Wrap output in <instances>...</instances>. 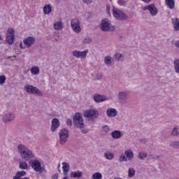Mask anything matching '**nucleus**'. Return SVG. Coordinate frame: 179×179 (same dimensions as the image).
I'll return each mask as SVG.
<instances>
[{
	"label": "nucleus",
	"instance_id": "38",
	"mask_svg": "<svg viewBox=\"0 0 179 179\" xmlns=\"http://www.w3.org/2000/svg\"><path fill=\"white\" fill-rule=\"evenodd\" d=\"M92 38L87 37V38H85L83 41V43L84 44H90V43H92Z\"/></svg>",
	"mask_w": 179,
	"mask_h": 179
},
{
	"label": "nucleus",
	"instance_id": "5",
	"mask_svg": "<svg viewBox=\"0 0 179 179\" xmlns=\"http://www.w3.org/2000/svg\"><path fill=\"white\" fill-rule=\"evenodd\" d=\"M6 43L12 45L15 43V30L13 28H9L6 33Z\"/></svg>",
	"mask_w": 179,
	"mask_h": 179
},
{
	"label": "nucleus",
	"instance_id": "37",
	"mask_svg": "<svg viewBox=\"0 0 179 179\" xmlns=\"http://www.w3.org/2000/svg\"><path fill=\"white\" fill-rule=\"evenodd\" d=\"M129 0H117V3L120 6H125Z\"/></svg>",
	"mask_w": 179,
	"mask_h": 179
},
{
	"label": "nucleus",
	"instance_id": "16",
	"mask_svg": "<svg viewBox=\"0 0 179 179\" xmlns=\"http://www.w3.org/2000/svg\"><path fill=\"white\" fill-rule=\"evenodd\" d=\"M15 120V115L13 113H7L5 115V116L3 117V122H12Z\"/></svg>",
	"mask_w": 179,
	"mask_h": 179
},
{
	"label": "nucleus",
	"instance_id": "2",
	"mask_svg": "<svg viewBox=\"0 0 179 179\" xmlns=\"http://www.w3.org/2000/svg\"><path fill=\"white\" fill-rule=\"evenodd\" d=\"M73 122L77 128H80L82 134H87L89 129H85V121L81 113H76L73 117Z\"/></svg>",
	"mask_w": 179,
	"mask_h": 179
},
{
	"label": "nucleus",
	"instance_id": "29",
	"mask_svg": "<svg viewBox=\"0 0 179 179\" xmlns=\"http://www.w3.org/2000/svg\"><path fill=\"white\" fill-rule=\"evenodd\" d=\"M55 30H62L64 26L62 25V22H57L54 24Z\"/></svg>",
	"mask_w": 179,
	"mask_h": 179
},
{
	"label": "nucleus",
	"instance_id": "8",
	"mask_svg": "<svg viewBox=\"0 0 179 179\" xmlns=\"http://www.w3.org/2000/svg\"><path fill=\"white\" fill-rule=\"evenodd\" d=\"M100 29L102 31H110L111 29V21L106 18L103 19L101 22Z\"/></svg>",
	"mask_w": 179,
	"mask_h": 179
},
{
	"label": "nucleus",
	"instance_id": "19",
	"mask_svg": "<svg viewBox=\"0 0 179 179\" xmlns=\"http://www.w3.org/2000/svg\"><path fill=\"white\" fill-rule=\"evenodd\" d=\"M83 176V172L80 171H76L71 172V178H80Z\"/></svg>",
	"mask_w": 179,
	"mask_h": 179
},
{
	"label": "nucleus",
	"instance_id": "9",
	"mask_svg": "<svg viewBox=\"0 0 179 179\" xmlns=\"http://www.w3.org/2000/svg\"><path fill=\"white\" fill-rule=\"evenodd\" d=\"M71 29L75 33H80V21L78 18H73L71 22Z\"/></svg>",
	"mask_w": 179,
	"mask_h": 179
},
{
	"label": "nucleus",
	"instance_id": "11",
	"mask_svg": "<svg viewBox=\"0 0 179 179\" xmlns=\"http://www.w3.org/2000/svg\"><path fill=\"white\" fill-rule=\"evenodd\" d=\"M117 99L121 104H127L128 103V93L127 92H119Z\"/></svg>",
	"mask_w": 179,
	"mask_h": 179
},
{
	"label": "nucleus",
	"instance_id": "36",
	"mask_svg": "<svg viewBox=\"0 0 179 179\" xmlns=\"http://www.w3.org/2000/svg\"><path fill=\"white\" fill-rule=\"evenodd\" d=\"M93 179H102L103 175L101 173L96 172L92 175Z\"/></svg>",
	"mask_w": 179,
	"mask_h": 179
},
{
	"label": "nucleus",
	"instance_id": "52",
	"mask_svg": "<svg viewBox=\"0 0 179 179\" xmlns=\"http://www.w3.org/2000/svg\"><path fill=\"white\" fill-rule=\"evenodd\" d=\"M59 167H61V164H59L58 166H57V170H58L59 173H61V170L59 169Z\"/></svg>",
	"mask_w": 179,
	"mask_h": 179
},
{
	"label": "nucleus",
	"instance_id": "46",
	"mask_svg": "<svg viewBox=\"0 0 179 179\" xmlns=\"http://www.w3.org/2000/svg\"><path fill=\"white\" fill-rule=\"evenodd\" d=\"M83 2H84V3H92V0H83Z\"/></svg>",
	"mask_w": 179,
	"mask_h": 179
},
{
	"label": "nucleus",
	"instance_id": "41",
	"mask_svg": "<svg viewBox=\"0 0 179 179\" xmlns=\"http://www.w3.org/2000/svg\"><path fill=\"white\" fill-rule=\"evenodd\" d=\"M6 81V77L4 75L0 76V85H3V83H5Z\"/></svg>",
	"mask_w": 179,
	"mask_h": 179
},
{
	"label": "nucleus",
	"instance_id": "50",
	"mask_svg": "<svg viewBox=\"0 0 179 179\" xmlns=\"http://www.w3.org/2000/svg\"><path fill=\"white\" fill-rule=\"evenodd\" d=\"M175 45H176V47H177V48H179V41H177L175 43Z\"/></svg>",
	"mask_w": 179,
	"mask_h": 179
},
{
	"label": "nucleus",
	"instance_id": "24",
	"mask_svg": "<svg viewBox=\"0 0 179 179\" xmlns=\"http://www.w3.org/2000/svg\"><path fill=\"white\" fill-rule=\"evenodd\" d=\"M52 10V8L51 7V5L46 4L43 7V13L44 15H50Z\"/></svg>",
	"mask_w": 179,
	"mask_h": 179
},
{
	"label": "nucleus",
	"instance_id": "45",
	"mask_svg": "<svg viewBox=\"0 0 179 179\" xmlns=\"http://www.w3.org/2000/svg\"><path fill=\"white\" fill-rule=\"evenodd\" d=\"M66 124H67V125H69V127H72V120H71V119H67V120H66Z\"/></svg>",
	"mask_w": 179,
	"mask_h": 179
},
{
	"label": "nucleus",
	"instance_id": "1",
	"mask_svg": "<svg viewBox=\"0 0 179 179\" xmlns=\"http://www.w3.org/2000/svg\"><path fill=\"white\" fill-rule=\"evenodd\" d=\"M17 152L20 153V156L22 160H24L25 162H29V160H31V159L34 157L31 150H29V148L24 145L18 144Z\"/></svg>",
	"mask_w": 179,
	"mask_h": 179
},
{
	"label": "nucleus",
	"instance_id": "40",
	"mask_svg": "<svg viewBox=\"0 0 179 179\" xmlns=\"http://www.w3.org/2000/svg\"><path fill=\"white\" fill-rule=\"evenodd\" d=\"M105 64H106V65H111L112 64L111 57H105Z\"/></svg>",
	"mask_w": 179,
	"mask_h": 179
},
{
	"label": "nucleus",
	"instance_id": "33",
	"mask_svg": "<svg viewBox=\"0 0 179 179\" xmlns=\"http://www.w3.org/2000/svg\"><path fill=\"white\" fill-rule=\"evenodd\" d=\"M169 146L171 148H173V149H179V141H172Z\"/></svg>",
	"mask_w": 179,
	"mask_h": 179
},
{
	"label": "nucleus",
	"instance_id": "21",
	"mask_svg": "<svg viewBox=\"0 0 179 179\" xmlns=\"http://www.w3.org/2000/svg\"><path fill=\"white\" fill-rule=\"evenodd\" d=\"M94 100L96 103H101L102 101H106V97L100 94H95L94 96Z\"/></svg>",
	"mask_w": 179,
	"mask_h": 179
},
{
	"label": "nucleus",
	"instance_id": "28",
	"mask_svg": "<svg viewBox=\"0 0 179 179\" xmlns=\"http://www.w3.org/2000/svg\"><path fill=\"white\" fill-rule=\"evenodd\" d=\"M173 68L176 73L179 75V59H176L173 62Z\"/></svg>",
	"mask_w": 179,
	"mask_h": 179
},
{
	"label": "nucleus",
	"instance_id": "44",
	"mask_svg": "<svg viewBox=\"0 0 179 179\" xmlns=\"http://www.w3.org/2000/svg\"><path fill=\"white\" fill-rule=\"evenodd\" d=\"M95 78L97 80H100V79H101L103 78V75L98 73L96 75Z\"/></svg>",
	"mask_w": 179,
	"mask_h": 179
},
{
	"label": "nucleus",
	"instance_id": "42",
	"mask_svg": "<svg viewBox=\"0 0 179 179\" xmlns=\"http://www.w3.org/2000/svg\"><path fill=\"white\" fill-rule=\"evenodd\" d=\"M103 132H106V134H108L110 132V127L108 126L105 125L102 127Z\"/></svg>",
	"mask_w": 179,
	"mask_h": 179
},
{
	"label": "nucleus",
	"instance_id": "25",
	"mask_svg": "<svg viewBox=\"0 0 179 179\" xmlns=\"http://www.w3.org/2000/svg\"><path fill=\"white\" fill-rule=\"evenodd\" d=\"M171 136L173 138L179 136V126H175L171 132Z\"/></svg>",
	"mask_w": 179,
	"mask_h": 179
},
{
	"label": "nucleus",
	"instance_id": "56",
	"mask_svg": "<svg viewBox=\"0 0 179 179\" xmlns=\"http://www.w3.org/2000/svg\"><path fill=\"white\" fill-rule=\"evenodd\" d=\"M63 179H68V177H66V176H65V177L63 178Z\"/></svg>",
	"mask_w": 179,
	"mask_h": 179
},
{
	"label": "nucleus",
	"instance_id": "20",
	"mask_svg": "<svg viewBox=\"0 0 179 179\" xmlns=\"http://www.w3.org/2000/svg\"><path fill=\"white\" fill-rule=\"evenodd\" d=\"M26 176V171H19L15 173V176H13V179H23L22 177Z\"/></svg>",
	"mask_w": 179,
	"mask_h": 179
},
{
	"label": "nucleus",
	"instance_id": "3",
	"mask_svg": "<svg viewBox=\"0 0 179 179\" xmlns=\"http://www.w3.org/2000/svg\"><path fill=\"white\" fill-rule=\"evenodd\" d=\"M24 90L29 94H35V96H43V92L36 87L27 85L24 86Z\"/></svg>",
	"mask_w": 179,
	"mask_h": 179
},
{
	"label": "nucleus",
	"instance_id": "15",
	"mask_svg": "<svg viewBox=\"0 0 179 179\" xmlns=\"http://www.w3.org/2000/svg\"><path fill=\"white\" fill-rule=\"evenodd\" d=\"M59 120H58V118H53L52 120V125H51V131L52 132H55V131H57V129H58V128H59Z\"/></svg>",
	"mask_w": 179,
	"mask_h": 179
},
{
	"label": "nucleus",
	"instance_id": "30",
	"mask_svg": "<svg viewBox=\"0 0 179 179\" xmlns=\"http://www.w3.org/2000/svg\"><path fill=\"white\" fill-rule=\"evenodd\" d=\"M138 157L140 160H145V159L148 157V153L143 151H141L138 152Z\"/></svg>",
	"mask_w": 179,
	"mask_h": 179
},
{
	"label": "nucleus",
	"instance_id": "6",
	"mask_svg": "<svg viewBox=\"0 0 179 179\" xmlns=\"http://www.w3.org/2000/svg\"><path fill=\"white\" fill-rule=\"evenodd\" d=\"M113 12L114 17L117 20H127V19H128V15H127V14L122 13L117 8H115V7H113Z\"/></svg>",
	"mask_w": 179,
	"mask_h": 179
},
{
	"label": "nucleus",
	"instance_id": "32",
	"mask_svg": "<svg viewBox=\"0 0 179 179\" xmlns=\"http://www.w3.org/2000/svg\"><path fill=\"white\" fill-rule=\"evenodd\" d=\"M129 178H134L135 177V169L134 168H129L128 171Z\"/></svg>",
	"mask_w": 179,
	"mask_h": 179
},
{
	"label": "nucleus",
	"instance_id": "12",
	"mask_svg": "<svg viewBox=\"0 0 179 179\" xmlns=\"http://www.w3.org/2000/svg\"><path fill=\"white\" fill-rule=\"evenodd\" d=\"M143 10H149L151 16H156L157 15V8L155 4H150L144 6Z\"/></svg>",
	"mask_w": 179,
	"mask_h": 179
},
{
	"label": "nucleus",
	"instance_id": "48",
	"mask_svg": "<svg viewBox=\"0 0 179 179\" xmlns=\"http://www.w3.org/2000/svg\"><path fill=\"white\" fill-rule=\"evenodd\" d=\"M52 178L53 179H58V173H55L52 176Z\"/></svg>",
	"mask_w": 179,
	"mask_h": 179
},
{
	"label": "nucleus",
	"instance_id": "18",
	"mask_svg": "<svg viewBox=\"0 0 179 179\" xmlns=\"http://www.w3.org/2000/svg\"><path fill=\"white\" fill-rule=\"evenodd\" d=\"M171 22L173 25L174 30H176V31H179V18H172Z\"/></svg>",
	"mask_w": 179,
	"mask_h": 179
},
{
	"label": "nucleus",
	"instance_id": "49",
	"mask_svg": "<svg viewBox=\"0 0 179 179\" xmlns=\"http://www.w3.org/2000/svg\"><path fill=\"white\" fill-rule=\"evenodd\" d=\"M143 2H145V3H150L152 0H141Z\"/></svg>",
	"mask_w": 179,
	"mask_h": 179
},
{
	"label": "nucleus",
	"instance_id": "10",
	"mask_svg": "<svg viewBox=\"0 0 179 179\" xmlns=\"http://www.w3.org/2000/svg\"><path fill=\"white\" fill-rule=\"evenodd\" d=\"M29 164L34 169V171L38 173H43V169L41 168V164L36 159L31 160Z\"/></svg>",
	"mask_w": 179,
	"mask_h": 179
},
{
	"label": "nucleus",
	"instance_id": "27",
	"mask_svg": "<svg viewBox=\"0 0 179 179\" xmlns=\"http://www.w3.org/2000/svg\"><path fill=\"white\" fill-rule=\"evenodd\" d=\"M124 155L128 160H132V159H134V152H132L131 150H126Z\"/></svg>",
	"mask_w": 179,
	"mask_h": 179
},
{
	"label": "nucleus",
	"instance_id": "51",
	"mask_svg": "<svg viewBox=\"0 0 179 179\" xmlns=\"http://www.w3.org/2000/svg\"><path fill=\"white\" fill-rule=\"evenodd\" d=\"M151 159H155V157H153V155H150V157L148 158V160H150Z\"/></svg>",
	"mask_w": 179,
	"mask_h": 179
},
{
	"label": "nucleus",
	"instance_id": "35",
	"mask_svg": "<svg viewBox=\"0 0 179 179\" xmlns=\"http://www.w3.org/2000/svg\"><path fill=\"white\" fill-rule=\"evenodd\" d=\"M31 72L32 75H38V73H40V69H38L37 66L32 67L31 69Z\"/></svg>",
	"mask_w": 179,
	"mask_h": 179
},
{
	"label": "nucleus",
	"instance_id": "14",
	"mask_svg": "<svg viewBox=\"0 0 179 179\" xmlns=\"http://www.w3.org/2000/svg\"><path fill=\"white\" fill-rule=\"evenodd\" d=\"M89 52V50H84L83 52L78 51V50H74L73 51V57H76V58H86V56L87 55V53Z\"/></svg>",
	"mask_w": 179,
	"mask_h": 179
},
{
	"label": "nucleus",
	"instance_id": "34",
	"mask_svg": "<svg viewBox=\"0 0 179 179\" xmlns=\"http://www.w3.org/2000/svg\"><path fill=\"white\" fill-rule=\"evenodd\" d=\"M103 157L106 158L107 160H113V159H114V154L111 152H105Z\"/></svg>",
	"mask_w": 179,
	"mask_h": 179
},
{
	"label": "nucleus",
	"instance_id": "55",
	"mask_svg": "<svg viewBox=\"0 0 179 179\" xmlns=\"http://www.w3.org/2000/svg\"><path fill=\"white\" fill-rule=\"evenodd\" d=\"M20 48H23V46H22V43L20 45Z\"/></svg>",
	"mask_w": 179,
	"mask_h": 179
},
{
	"label": "nucleus",
	"instance_id": "31",
	"mask_svg": "<svg viewBox=\"0 0 179 179\" xmlns=\"http://www.w3.org/2000/svg\"><path fill=\"white\" fill-rule=\"evenodd\" d=\"M29 165L26 162H20L19 163V168L20 170H27Z\"/></svg>",
	"mask_w": 179,
	"mask_h": 179
},
{
	"label": "nucleus",
	"instance_id": "53",
	"mask_svg": "<svg viewBox=\"0 0 179 179\" xmlns=\"http://www.w3.org/2000/svg\"><path fill=\"white\" fill-rule=\"evenodd\" d=\"M92 14L90 12L85 13V16H90Z\"/></svg>",
	"mask_w": 179,
	"mask_h": 179
},
{
	"label": "nucleus",
	"instance_id": "7",
	"mask_svg": "<svg viewBox=\"0 0 179 179\" xmlns=\"http://www.w3.org/2000/svg\"><path fill=\"white\" fill-rule=\"evenodd\" d=\"M69 134V130L66 129H62L59 133V143L61 145H64V143H66V141H68V136Z\"/></svg>",
	"mask_w": 179,
	"mask_h": 179
},
{
	"label": "nucleus",
	"instance_id": "13",
	"mask_svg": "<svg viewBox=\"0 0 179 179\" xmlns=\"http://www.w3.org/2000/svg\"><path fill=\"white\" fill-rule=\"evenodd\" d=\"M23 43L27 48H30L36 43V38L34 36H29L23 40Z\"/></svg>",
	"mask_w": 179,
	"mask_h": 179
},
{
	"label": "nucleus",
	"instance_id": "22",
	"mask_svg": "<svg viewBox=\"0 0 179 179\" xmlns=\"http://www.w3.org/2000/svg\"><path fill=\"white\" fill-rule=\"evenodd\" d=\"M111 136L113 138V139H120L122 135L121 134V131L115 130L111 132Z\"/></svg>",
	"mask_w": 179,
	"mask_h": 179
},
{
	"label": "nucleus",
	"instance_id": "43",
	"mask_svg": "<svg viewBox=\"0 0 179 179\" xmlns=\"http://www.w3.org/2000/svg\"><path fill=\"white\" fill-rule=\"evenodd\" d=\"M120 162H127V159L124 155H121L119 158Z\"/></svg>",
	"mask_w": 179,
	"mask_h": 179
},
{
	"label": "nucleus",
	"instance_id": "57",
	"mask_svg": "<svg viewBox=\"0 0 179 179\" xmlns=\"http://www.w3.org/2000/svg\"><path fill=\"white\" fill-rule=\"evenodd\" d=\"M55 1H59V0H55Z\"/></svg>",
	"mask_w": 179,
	"mask_h": 179
},
{
	"label": "nucleus",
	"instance_id": "17",
	"mask_svg": "<svg viewBox=\"0 0 179 179\" xmlns=\"http://www.w3.org/2000/svg\"><path fill=\"white\" fill-rule=\"evenodd\" d=\"M118 114V112L117 111V109L115 108H108L106 110V115L107 117H116V115Z\"/></svg>",
	"mask_w": 179,
	"mask_h": 179
},
{
	"label": "nucleus",
	"instance_id": "4",
	"mask_svg": "<svg viewBox=\"0 0 179 179\" xmlns=\"http://www.w3.org/2000/svg\"><path fill=\"white\" fill-rule=\"evenodd\" d=\"M83 117H85V118L96 120V118H99V111L96 109L86 110L83 112Z\"/></svg>",
	"mask_w": 179,
	"mask_h": 179
},
{
	"label": "nucleus",
	"instance_id": "23",
	"mask_svg": "<svg viewBox=\"0 0 179 179\" xmlns=\"http://www.w3.org/2000/svg\"><path fill=\"white\" fill-rule=\"evenodd\" d=\"M165 3L169 9H174L176 8V1L174 0H165Z\"/></svg>",
	"mask_w": 179,
	"mask_h": 179
},
{
	"label": "nucleus",
	"instance_id": "54",
	"mask_svg": "<svg viewBox=\"0 0 179 179\" xmlns=\"http://www.w3.org/2000/svg\"><path fill=\"white\" fill-rule=\"evenodd\" d=\"M157 159H160V155H157Z\"/></svg>",
	"mask_w": 179,
	"mask_h": 179
},
{
	"label": "nucleus",
	"instance_id": "47",
	"mask_svg": "<svg viewBox=\"0 0 179 179\" xmlns=\"http://www.w3.org/2000/svg\"><path fill=\"white\" fill-rule=\"evenodd\" d=\"M106 12L108 15H110V6H107L106 7Z\"/></svg>",
	"mask_w": 179,
	"mask_h": 179
},
{
	"label": "nucleus",
	"instance_id": "39",
	"mask_svg": "<svg viewBox=\"0 0 179 179\" xmlns=\"http://www.w3.org/2000/svg\"><path fill=\"white\" fill-rule=\"evenodd\" d=\"M114 58L116 61H121V58H122V55L120 53H116L114 55Z\"/></svg>",
	"mask_w": 179,
	"mask_h": 179
},
{
	"label": "nucleus",
	"instance_id": "26",
	"mask_svg": "<svg viewBox=\"0 0 179 179\" xmlns=\"http://www.w3.org/2000/svg\"><path fill=\"white\" fill-rule=\"evenodd\" d=\"M62 166L64 176H68V172L69 171V164L63 162Z\"/></svg>",
	"mask_w": 179,
	"mask_h": 179
}]
</instances>
